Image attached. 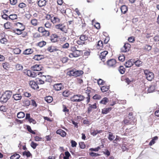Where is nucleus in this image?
<instances>
[{
    "label": "nucleus",
    "mask_w": 159,
    "mask_h": 159,
    "mask_svg": "<svg viewBox=\"0 0 159 159\" xmlns=\"http://www.w3.org/2000/svg\"><path fill=\"white\" fill-rule=\"evenodd\" d=\"M23 103L24 105L26 106H29L30 103V101L27 99H25Z\"/></svg>",
    "instance_id": "nucleus-39"
},
{
    "label": "nucleus",
    "mask_w": 159,
    "mask_h": 159,
    "mask_svg": "<svg viewBox=\"0 0 159 159\" xmlns=\"http://www.w3.org/2000/svg\"><path fill=\"white\" fill-rule=\"evenodd\" d=\"M116 63V61L115 59H111L107 61V64L110 67H115Z\"/></svg>",
    "instance_id": "nucleus-8"
},
{
    "label": "nucleus",
    "mask_w": 159,
    "mask_h": 159,
    "mask_svg": "<svg viewBox=\"0 0 159 159\" xmlns=\"http://www.w3.org/2000/svg\"><path fill=\"white\" fill-rule=\"evenodd\" d=\"M17 16L16 14H11L9 16V20L11 19L12 20H13L17 19Z\"/></svg>",
    "instance_id": "nucleus-33"
},
{
    "label": "nucleus",
    "mask_w": 159,
    "mask_h": 159,
    "mask_svg": "<svg viewBox=\"0 0 159 159\" xmlns=\"http://www.w3.org/2000/svg\"><path fill=\"white\" fill-rule=\"evenodd\" d=\"M30 145L31 147L34 149H35L38 145L36 143H34V142H32L31 143Z\"/></svg>",
    "instance_id": "nucleus-53"
},
{
    "label": "nucleus",
    "mask_w": 159,
    "mask_h": 159,
    "mask_svg": "<svg viewBox=\"0 0 159 159\" xmlns=\"http://www.w3.org/2000/svg\"><path fill=\"white\" fill-rule=\"evenodd\" d=\"M71 146L72 147H75L77 145V143L74 140H71Z\"/></svg>",
    "instance_id": "nucleus-63"
},
{
    "label": "nucleus",
    "mask_w": 159,
    "mask_h": 159,
    "mask_svg": "<svg viewBox=\"0 0 159 159\" xmlns=\"http://www.w3.org/2000/svg\"><path fill=\"white\" fill-rule=\"evenodd\" d=\"M155 84H152L150 85L148 89V93H152L153 92L155 89Z\"/></svg>",
    "instance_id": "nucleus-18"
},
{
    "label": "nucleus",
    "mask_w": 159,
    "mask_h": 159,
    "mask_svg": "<svg viewBox=\"0 0 159 159\" xmlns=\"http://www.w3.org/2000/svg\"><path fill=\"white\" fill-rule=\"evenodd\" d=\"M80 39L82 41H85L88 39V37L85 34H82L80 36Z\"/></svg>",
    "instance_id": "nucleus-28"
},
{
    "label": "nucleus",
    "mask_w": 159,
    "mask_h": 159,
    "mask_svg": "<svg viewBox=\"0 0 159 159\" xmlns=\"http://www.w3.org/2000/svg\"><path fill=\"white\" fill-rule=\"evenodd\" d=\"M103 45V42L101 40H99L98 42L97 46H99V48H98V49H101L102 48Z\"/></svg>",
    "instance_id": "nucleus-46"
},
{
    "label": "nucleus",
    "mask_w": 159,
    "mask_h": 159,
    "mask_svg": "<svg viewBox=\"0 0 159 159\" xmlns=\"http://www.w3.org/2000/svg\"><path fill=\"white\" fill-rule=\"evenodd\" d=\"M146 79L149 81H151L154 77V74L153 73L149 71L148 70H145L144 71Z\"/></svg>",
    "instance_id": "nucleus-4"
},
{
    "label": "nucleus",
    "mask_w": 159,
    "mask_h": 159,
    "mask_svg": "<svg viewBox=\"0 0 159 159\" xmlns=\"http://www.w3.org/2000/svg\"><path fill=\"white\" fill-rule=\"evenodd\" d=\"M109 89V87L107 86H103L101 88V91L102 92L107 91Z\"/></svg>",
    "instance_id": "nucleus-37"
},
{
    "label": "nucleus",
    "mask_w": 159,
    "mask_h": 159,
    "mask_svg": "<svg viewBox=\"0 0 159 159\" xmlns=\"http://www.w3.org/2000/svg\"><path fill=\"white\" fill-rule=\"evenodd\" d=\"M44 25L46 28L50 29L52 27V24L48 21H47L45 23Z\"/></svg>",
    "instance_id": "nucleus-43"
},
{
    "label": "nucleus",
    "mask_w": 159,
    "mask_h": 159,
    "mask_svg": "<svg viewBox=\"0 0 159 159\" xmlns=\"http://www.w3.org/2000/svg\"><path fill=\"white\" fill-rule=\"evenodd\" d=\"M69 43H66L62 45V47L64 49H67L69 47Z\"/></svg>",
    "instance_id": "nucleus-57"
},
{
    "label": "nucleus",
    "mask_w": 159,
    "mask_h": 159,
    "mask_svg": "<svg viewBox=\"0 0 159 159\" xmlns=\"http://www.w3.org/2000/svg\"><path fill=\"white\" fill-rule=\"evenodd\" d=\"M55 28L59 29L63 32L66 33L67 30L66 26L63 24H59L55 25Z\"/></svg>",
    "instance_id": "nucleus-7"
},
{
    "label": "nucleus",
    "mask_w": 159,
    "mask_h": 159,
    "mask_svg": "<svg viewBox=\"0 0 159 159\" xmlns=\"http://www.w3.org/2000/svg\"><path fill=\"white\" fill-rule=\"evenodd\" d=\"M17 116L18 118H22L25 117V114L24 112L21 111L17 113Z\"/></svg>",
    "instance_id": "nucleus-29"
},
{
    "label": "nucleus",
    "mask_w": 159,
    "mask_h": 159,
    "mask_svg": "<svg viewBox=\"0 0 159 159\" xmlns=\"http://www.w3.org/2000/svg\"><path fill=\"white\" fill-rule=\"evenodd\" d=\"M62 94L64 96L67 97L69 95V93L68 91H65L63 92Z\"/></svg>",
    "instance_id": "nucleus-60"
},
{
    "label": "nucleus",
    "mask_w": 159,
    "mask_h": 159,
    "mask_svg": "<svg viewBox=\"0 0 159 159\" xmlns=\"http://www.w3.org/2000/svg\"><path fill=\"white\" fill-rule=\"evenodd\" d=\"M12 98L16 101H19L21 99L22 96L20 94H15L13 95Z\"/></svg>",
    "instance_id": "nucleus-17"
},
{
    "label": "nucleus",
    "mask_w": 159,
    "mask_h": 159,
    "mask_svg": "<svg viewBox=\"0 0 159 159\" xmlns=\"http://www.w3.org/2000/svg\"><path fill=\"white\" fill-rule=\"evenodd\" d=\"M51 22L53 24L56 23H57L59 22L60 21V19L56 17H54L53 19H51Z\"/></svg>",
    "instance_id": "nucleus-26"
},
{
    "label": "nucleus",
    "mask_w": 159,
    "mask_h": 159,
    "mask_svg": "<svg viewBox=\"0 0 159 159\" xmlns=\"http://www.w3.org/2000/svg\"><path fill=\"white\" fill-rule=\"evenodd\" d=\"M114 138H115V136H114L113 135L112 133L110 132H109V136L108 137V139L110 141H112V140H113V139H114Z\"/></svg>",
    "instance_id": "nucleus-42"
},
{
    "label": "nucleus",
    "mask_w": 159,
    "mask_h": 159,
    "mask_svg": "<svg viewBox=\"0 0 159 159\" xmlns=\"http://www.w3.org/2000/svg\"><path fill=\"white\" fill-rule=\"evenodd\" d=\"M119 71L121 74H123L125 72V69L123 66H120L119 69Z\"/></svg>",
    "instance_id": "nucleus-48"
},
{
    "label": "nucleus",
    "mask_w": 159,
    "mask_h": 159,
    "mask_svg": "<svg viewBox=\"0 0 159 159\" xmlns=\"http://www.w3.org/2000/svg\"><path fill=\"white\" fill-rule=\"evenodd\" d=\"M2 16L3 19H4L7 20H9V16H8L6 14H4L2 15Z\"/></svg>",
    "instance_id": "nucleus-58"
},
{
    "label": "nucleus",
    "mask_w": 159,
    "mask_h": 159,
    "mask_svg": "<svg viewBox=\"0 0 159 159\" xmlns=\"http://www.w3.org/2000/svg\"><path fill=\"white\" fill-rule=\"evenodd\" d=\"M142 63V61L139 60H138L135 61H133V63H134L135 65L138 67L141 66Z\"/></svg>",
    "instance_id": "nucleus-25"
},
{
    "label": "nucleus",
    "mask_w": 159,
    "mask_h": 159,
    "mask_svg": "<svg viewBox=\"0 0 159 159\" xmlns=\"http://www.w3.org/2000/svg\"><path fill=\"white\" fill-rule=\"evenodd\" d=\"M47 50L50 52H52L58 50L56 47L51 46L48 48Z\"/></svg>",
    "instance_id": "nucleus-21"
},
{
    "label": "nucleus",
    "mask_w": 159,
    "mask_h": 159,
    "mask_svg": "<svg viewBox=\"0 0 159 159\" xmlns=\"http://www.w3.org/2000/svg\"><path fill=\"white\" fill-rule=\"evenodd\" d=\"M108 52L106 51H103L101 53L100 57L103 61H105V58L106 55L108 54Z\"/></svg>",
    "instance_id": "nucleus-14"
},
{
    "label": "nucleus",
    "mask_w": 159,
    "mask_h": 159,
    "mask_svg": "<svg viewBox=\"0 0 159 159\" xmlns=\"http://www.w3.org/2000/svg\"><path fill=\"white\" fill-rule=\"evenodd\" d=\"M76 43L78 45H81L87 44V43L86 42L82 41L80 39L76 41Z\"/></svg>",
    "instance_id": "nucleus-41"
},
{
    "label": "nucleus",
    "mask_w": 159,
    "mask_h": 159,
    "mask_svg": "<svg viewBox=\"0 0 159 159\" xmlns=\"http://www.w3.org/2000/svg\"><path fill=\"white\" fill-rule=\"evenodd\" d=\"M30 123H32L33 124H35L36 123V121L34 119H33L32 118L30 119V120H28Z\"/></svg>",
    "instance_id": "nucleus-64"
},
{
    "label": "nucleus",
    "mask_w": 159,
    "mask_h": 159,
    "mask_svg": "<svg viewBox=\"0 0 159 159\" xmlns=\"http://www.w3.org/2000/svg\"><path fill=\"white\" fill-rule=\"evenodd\" d=\"M53 87L54 89L57 91L60 90L64 88L61 83L55 84L53 85Z\"/></svg>",
    "instance_id": "nucleus-9"
},
{
    "label": "nucleus",
    "mask_w": 159,
    "mask_h": 159,
    "mask_svg": "<svg viewBox=\"0 0 159 159\" xmlns=\"http://www.w3.org/2000/svg\"><path fill=\"white\" fill-rule=\"evenodd\" d=\"M108 102V100L106 97H104L103 98L102 100L100 102V103L104 104H106Z\"/></svg>",
    "instance_id": "nucleus-32"
},
{
    "label": "nucleus",
    "mask_w": 159,
    "mask_h": 159,
    "mask_svg": "<svg viewBox=\"0 0 159 159\" xmlns=\"http://www.w3.org/2000/svg\"><path fill=\"white\" fill-rule=\"evenodd\" d=\"M100 98L101 96L97 94L94 95L93 97V98L94 99H99Z\"/></svg>",
    "instance_id": "nucleus-62"
},
{
    "label": "nucleus",
    "mask_w": 159,
    "mask_h": 159,
    "mask_svg": "<svg viewBox=\"0 0 159 159\" xmlns=\"http://www.w3.org/2000/svg\"><path fill=\"white\" fill-rule=\"evenodd\" d=\"M43 76L46 78L45 80L46 81L50 82L51 81V77L49 75H47V76L43 75Z\"/></svg>",
    "instance_id": "nucleus-51"
},
{
    "label": "nucleus",
    "mask_w": 159,
    "mask_h": 159,
    "mask_svg": "<svg viewBox=\"0 0 159 159\" xmlns=\"http://www.w3.org/2000/svg\"><path fill=\"white\" fill-rule=\"evenodd\" d=\"M45 100L48 103H50L53 100V98L51 96H48L45 97Z\"/></svg>",
    "instance_id": "nucleus-30"
},
{
    "label": "nucleus",
    "mask_w": 159,
    "mask_h": 159,
    "mask_svg": "<svg viewBox=\"0 0 159 159\" xmlns=\"http://www.w3.org/2000/svg\"><path fill=\"white\" fill-rule=\"evenodd\" d=\"M45 29L42 27H40L38 28V30L40 33H44L45 31Z\"/></svg>",
    "instance_id": "nucleus-61"
},
{
    "label": "nucleus",
    "mask_w": 159,
    "mask_h": 159,
    "mask_svg": "<svg viewBox=\"0 0 159 159\" xmlns=\"http://www.w3.org/2000/svg\"><path fill=\"white\" fill-rule=\"evenodd\" d=\"M50 40L52 42L55 43L57 41V36L56 34H53L51 36Z\"/></svg>",
    "instance_id": "nucleus-19"
},
{
    "label": "nucleus",
    "mask_w": 159,
    "mask_h": 159,
    "mask_svg": "<svg viewBox=\"0 0 159 159\" xmlns=\"http://www.w3.org/2000/svg\"><path fill=\"white\" fill-rule=\"evenodd\" d=\"M56 133L63 137L65 136L66 134V132L61 129L57 130L56 131Z\"/></svg>",
    "instance_id": "nucleus-16"
},
{
    "label": "nucleus",
    "mask_w": 159,
    "mask_h": 159,
    "mask_svg": "<svg viewBox=\"0 0 159 159\" xmlns=\"http://www.w3.org/2000/svg\"><path fill=\"white\" fill-rule=\"evenodd\" d=\"M20 157V156L18 154H14L10 157V159H18Z\"/></svg>",
    "instance_id": "nucleus-35"
},
{
    "label": "nucleus",
    "mask_w": 159,
    "mask_h": 159,
    "mask_svg": "<svg viewBox=\"0 0 159 159\" xmlns=\"http://www.w3.org/2000/svg\"><path fill=\"white\" fill-rule=\"evenodd\" d=\"M37 82L39 84H42L44 83V82L39 78L36 79Z\"/></svg>",
    "instance_id": "nucleus-54"
},
{
    "label": "nucleus",
    "mask_w": 159,
    "mask_h": 159,
    "mask_svg": "<svg viewBox=\"0 0 159 159\" xmlns=\"http://www.w3.org/2000/svg\"><path fill=\"white\" fill-rule=\"evenodd\" d=\"M133 61L132 59L129 60L125 63V66L126 68H129L132 66L133 65Z\"/></svg>",
    "instance_id": "nucleus-15"
},
{
    "label": "nucleus",
    "mask_w": 159,
    "mask_h": 159,
    "mask_svg": "<svg viewBox=\"0 0 159 159\" xmlns=\"http://www.w3.org/2000/svg\"><path fill=\"white\" fill-rule=\"evenodd\" d=\"M83 74V72L81 70H71L68 72V75L70 76L75 77L79 76Z\"/></svg>",
    "instance_id": "nucleus-3"
},
{
    "label": "nucleus",
    "mask_w": 159,
    "mask_h": 159,
    "mask_svg": "<svg viewBox=\"0 0 159 159\" xmlns=\"http://www.w3.org/2000/svg\"><path fill=\"white\" fill-rule=\"evenodd\" d=\"M101 130H94L93 132H91V135L93 136L96 135L100 133L101 132Z\"/></svg>",
    "instance_id": "nucleus-34"
},
{
    "label": "nucleus",
    "mask_w": 159,
    "mask_h": 159,
    "mask_svg": "<svg viewBox=\"0 0 159 159\" xmlns=\"http://www.w3.org/2000/svg\"><path fill=\"white\" fill-rule=\"evenodd\" d=\"M21 50L18 48H16L13 50V52L16 54H19L20 53Z\"/></svg>",
    "instance_id": "nucleus-40"
},
{
    "label": "nucleus",
    "mask_w": 159,
    "mask_h": 159,
    "mask_svg": "<svg viewBox=\"0 0 159 159\" xmlns=\"http://www.w3.org/2000/svg\"><path fill=\"white\" fill-rule=\"evenodd\" d=\"M80 147L82 149H84L85 147V145L84 142H81L79 143Z\"/></svg>",
    "instance_id": "nucleus-55"
},
{
    "label": "nucleus",
    "mask_w": 159,
    "mask_h": 159,
    "mask_svg": "<svg viewBox=\"0 0 159 159\" xmlns=\"http://www.w3.org/2000/svg\"><path fill=\"white\" fill-rule=\"evenodd\" d=\"M65 156L63 157L64 159L69 158L70 156V154L68 151H66L65 152Z\"/></svg>",
    "instance_id": "nucleus-47"
},
{
    "label": "nucleus",
    "mask_w": 159,
    "mask_h": 159,
    "mask_svg": "<svg viewBox=\"0 0 159 159\" xmlns=\"http://www.w3.org/2000/svg\"><path fill=\"white\" fill-rule=\"evenodd\" d=\"M120 9L121 12L123 14H125L127 11V7L125 5H123L121 7Z\"/></svg>",
    "instance_id": "nucleus-24"
},
{
    "label": "nucleus",
    "mask_w": 159,
    "mask_h": 159,
    "mask_svg": "<svg viewBox=\"0 0 159 159\" xmlns=\"http://www.w3.org/2000/svg\"><path fill=\"white\" fill-rule=\"evenodd\" d=\"M0 42L2 44H6L7 43V40L5 38H3L0 40Z\"/></svg>",
    "instance_id": "nucleus-50"
},
{
    "label": "nucleus",
    "mask_w": 159,
    "mask_h": 159,
    "mask_svg": "<svg viewBox=\"0 0 159 159\" xmlns=\"http://www.w3.org/2000/svg\"><path fill=\"white\" fill-rule=\"evenodd\" d=\"M111 110V107L103 108L102 111V113L103 114H107Z\"/></svg>",
    "instance_id": "nucleus-23"
},
{
    "label": "nucleus",
    "mask_w": 159,
    "mask_h": 159,
    "mask_svg": "<svg viewBox=\"0 0 159 159\" xmlns=\"http://www.w3.org/2000/svg\"><path fill=\"white\" fill-rule=\"evenodd\" d=\"M125 56L124 55H120L118 57L119 60L121 61H123L125 60Z\"/></svg>",
    "instance_id": "nucleus-56"
},
{
    "label": "nucleus",
    "mask_w": 159,
    "mask_h": 159,
    "mask_svg": "<svg viewBox=\"0 0 159 159\" xmlns=\"http://www.w3.org/2000/svg\"><path fill=\"white\" fill-rule=\"evenodd\" d=\"M46 44V42L44 41L40 42L38 43V45L40 47H43V46L45 45Z\"/></svg>",
    "instance_id": "nucleus-49"
},
{
    "label": "nucleus",
    "mask_w": 159,
    "mask_h": 159,
    "mask_svg": "<svg viewBox=\"0 0 159 159\" xmlns=\"http://www.w3.org/2000/svg\"><path fill=\"white\" fill-rule=\"evenodd\" d=\"M16 68L17 70H20L23 69V66L21 65L18 64L16 65Z\"/></svg>",
    "instance_id": "nucleus-38"
},
{
    "label": "nucleus",
    "mask_w": 159,
    "mask_h": 159,
    "mask_svg": "<svg viewBox=\"0 0 159 159\" xmlns=\"http://www.w3.org/2000/svg\"><path fill=\"white\" fill-rule=\"evenodd\" d=\"M30 85L31 87L34 89H39V86L37 83L34 81H31L30 82Z\"/></svg>",
    "instance_id": "nucleus-12"
},
{
    "label": "nucleus",
    "mask_w": 159,
    "mask_h": 159,
    "mask_svg": "<svg viewBox=\"0 0 159 159\" xmlns=\"http://www.w3.org/2000/svg\"><path fill=\"white\" fill-rule=\"evenodd\" d=\"M2 65L3 68L6 70H7L10 67L9 64L7 62L3 63L2 64Z\"/></svg>",
    "instance_id": "nucleus-36"
},
{
    "label": "nucleus",
    "mask_w": 159,
    "mask_h": 159,
    "mask_svg": "<svg viewBox=\"0 0 159 159\" xmlns=\"http://www.w3.org/2000/svg\"><path fill=\"white\" fill-rule=\"evenodd\" d=\"M16 25L17 26H19L20 27H21V26L22 29H15L13 30V32L16 33V31L17 33H16V34L18 35L21 34H22V32L25 29L24 26L22 24L19 22H17Z\"/></svg>",
    "instance_id": "nucleus-5"
},
{
    "label": "nucleus",
    "mask_w": 159,
    "mask_h": 159,
    "mask_svg": "<svg viewBox=\"0 0 159 159\" xmlns=\"http://www.w3.org/2000/svg\"><path fill=\"white\" fill-rule=\"evenodd\" d=\"M31 24L34 26H36L38 24L37 20L36 19L32 20L31 21Z\"/></svg>",
    "instance_id": "nucleus-45"
},
{
    "label": "nucleus",
    "mask_w": 159,
    "mask_h": 159,
    "mask_svg": "<svg viewBox=\"0 0 159 159\" xmlns=\"http://www.w3.org/2000/svg\"><path fill=\"white\" fill-rule=\"evenodd\" d=\"M130 45L128 43L125 44L124 46L121 49V51L122 52H126L129 51Z\"/></svg>",
    "instance_id": "nucleus-10"
},
{
    "label": "nucleus",
    "mask_w": 159,
    "mask_h": 159,
    "mask_svg": "<svg viewBox=\"0 0 159 159\" xmlns=\"http://www.w3.org/2000/svg\"><path fill=\"white\" fill-rule=\"evenodd\" d=\"M43 58V56L41 55H35L33 57L34 59L37 61H39Z\"/></svg>",
    "instance_id": "nucleus-20"
},
{
    "label": "nucleus",
    "mask_w": 159,
    "mask_h": 159,
    "mask_svg": "<svg viewBox=\"0 0 159 159\" xmlns=\"http://www.w3.org/2000/svg\"><path fill=\"white\" fill-rule=\"evenodd\" d=\"M23 155L28 157L30 156L31 154L29 151H25L23 152Z\"/></svg>",
    "instance_id": "nucleus-52"
},
{
    "label": "nucleus",
    "mask_w": 159,
    "mask_h": 159,
    "mask_svg": "<svg viewBox=\"0 0 159 159\" xmlns=\"http://www.w3.org/2000/svg\"><path fill=\"white\" fill-rule=\"evenodd\" d=\"M33 52V51L31 49H28L24 51L23 53L25 55H29L31 54Z\"/></svg>",
    "instance_id": "nucleus-27"
},
{
    "label": "nucleus",
    "mask_w": 159,
    "mask_h": 159,
    "mask_svg": "<svg viewBox=\"0 0 159 159\" xmlns=\"http://www.w3.org/2000/svg\"><path fill=\"white\" fill-rule=\"evenodd\" d=\"M4 26L6 29H10L11 27V23L9 22H7L4 24Z\"/></svg>",
    "instance_id": "nucleus-31"
},
{
    "label": "nucleus",
    "mask_w": 159,
    "mask_h": 159,
    "mask_svg": "<svg viewBox=\"0 0 159 159\" xmlns=\"http://www.w3.org/2000/svg\"><path fill=\"white\" fill-rule=\"evenodd\" d=\"M70 99L71 101L73 102H80L84 99V97L80 94H76L72 97Z\"/></svg>",
    "instance_id": "nucleus-2"
},
{
    "label": "nucleus",
    "mask_w": 159,
    "mask_h": 159,
    "mask_svg": "<svg viewBox=\"0 0 159 159\" xmlns=\"http://www.w3.org/2000/svg\"><path fill=\"white\" fill-rule=\"evenodd\" d=\"M27 75L31 77H35L37 76V74L33 71L30 70H27Z\"/></svg>",
    "instance_id": "nucleus-13"
},
{
    "label": "nucleus",
    "mask_w": 159,
    "mask_h": 159,
    "mask_svg": "<svg viewBox=\"0 0 159 159\" xmlns=\"http://www.w3.org/2000/svg\"><path fill=\"white\" fill-rule=\"evenodd\" d=\"M46 1L45 0H39L38 3V5L40 7L45 5Z\"/></svg>",
    "instance_id": "nucleus-22"
},
{
    "label": "nucleus",
    "mask_w": 159,
    "mask_h": 159,
    "mask_svg": "<svg viewBox=\"0 0 159 159\" xmlns=\"http://www.w3.org/2000/svg\"><path fill=\"white\" fill-rule=\"evenodd\" d=\"M89 155L92 157H97L99 155V154L94 152H91L89 153Z\"/></svg>",
    "instance_id": "nucleus-59"
},
{
    "label": "nucleus",
    "mask_w": 159,
    "mask_h": 159,
    "mask_svg": "<svg viewBox=\"0 0 159 159\" xmlns=\"http://www.w3.org/2000/svg\"><path fill=\"white\" fill-rule=\"evenodd\" d=\"M12 93V91H6L1 97V102L3 103L6 102L10 98Z\"/></svg>",
    "instance_id": "nucleus-1"
},
{
    "label": "nucleus",
    "mask_w": 159,
    "mask_h": 159,
    "mask_svg": "<svg viewBox=\"0 0 159 159\" xmlns=\"http://www.w3.org/2000/svg\"><path fill=\"white\" fill-rule=\"evenodd\" d=\"M143 48L145 50L148 51L151 50L152 47L150 45H146L143 47Z\"/></svg>",
    "instance_id": "nucleus-44"
},
{
    "label": "nucleus",
    "mask_w": 159,
    "mask_h": 159,
    "mask_svg": "<svg viewBox=\"0 0 159 159\" xmlns=\"http://www.w3.org/2000/svg\"><path fill=\"white\" fill-rule=\"evenodd\" d=\"M82 53V51L81 50H76L74 51L72 53L69 55V57L70 58L72 57H76L80 56Z\"/></svg>",
    "instance_id": "nucleus-6"
},
{
    "label": "nucleus",
    "mask_w": 159,
    "mask_h": 159,
    "mask_svg": "<svg viewBox=\"0 0 159 159\" xmlns=\"http://www.w3.org/2000/svg\"><path fill=\"white\" fill-rule=\"evenodd\" d=\"M42 68L43 67L41 65L37 64H36L31 67V69L33 70L37 71L42 70Z\"/></svg>",
    "instance_id": "nucleus-11"
}]
</instances>
